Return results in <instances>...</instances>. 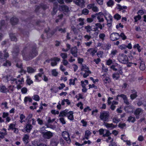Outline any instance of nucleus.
<instances>
[{
  "mask_svg": "<svg viewBox=\"0 0 146 146\" xmlns=\"http://www.w3.org/2000/svg\"><path fill=\"white\" fill-rule=\"evenodd\" d=\"M22 54L24 59L26 60H28L32 59L34 57L37 55L38 52L36 50V48L35 47L32 48L29 53L28 57H27V56L25 55L23 53H22Z\"/></svg>",
  "mask_w": 146,
  "mask_h": 146,
  "instance_id": "obj_1",
  "label": "nucleus"
},
{
  "mask_svg": "<svg viewBox=\"0 0 146 146\" xmlns=\"http://www.w3.org/2000/svg\"><path fill=\"white\" fill-rule=\"evenodd\" d=\"M109 116V113L107 111H103L100 114V118L104 122H108Z\"/></svg>",
  "mask_w": 146,
  "mask_h": 146,
  "instance_id": "obj_2",
  "label": "nucleus"
},
{
  "mask_svg": "<svg viewBox=\"0 0 146 146\" xmlns=\"http://www.w3.org/2000/svg\"><path fill=\"white\" fill-rule=\"evenodd\" d=\"M118 60L120 62L124 64H127L128 62L127 56L124 54H119L118 57Z\"/></svg>",
  "mask_w": 146,
  "mask_h": 146,
  "instance_id": "obj_3",
  "label": "nucleus"
},
{
  "mask_svg": "<svg viewBox=\"0 0 146 146\" xmlns=\"http://www.w3.org/2000/svg\"><path fill=\"white\" fill-rule=\"evenodd\" d=\"M98 131L100 135H102V137H104L110 136L111 134L109 130L103 128L99 129Z\"/></svg>",
  "mask_w": 146,
  "mask_h": 146,
  "instance_id": "obj_4",
  "label": "nucleus"
},
{
  "mask_svg": "<svg viewBox=\"0 0 146 146\" xmlns=\"http://www.w3.org/2000/svg\"><path fill=\"white\" fill-rule=\"evenodd\" d=\"M106 19L107 22V25L108 26L110 27L112 25V17L111 15L108 13H106L104 15Z\"/></svg>",
  "mask_w": 146,
  "mask_h": 146,
  "instance_id": "obj_5",
  "label": "nucleus"
},
{
  "mask_svg": "<svg viewBox=\"0 0 146 146\" xmlns=\"http://www.w3.org/2000/svg\"><path fill=\"white\" fill-rule=\"evenodd\" d=\"M62 135L67 143L70 144L71 143V141L70 138V135L69 133L66 131H64L62 132Z\"/></svg>",
  "mask_w": 146,
  "mask_h": 146,
  "instance_id": "obj_6",
  "label": "nucleus"
},
{
  "mask_svg": "<svg viewBox=\"0 0 146 146\" xmlns=\"http://www.w3.org/2000/svg\"><path fill=\"white\" fill-rule=\"evenodd\" d=\"M122 68L120 67L119 69L118 72L113 74L112 77L115 80H118L120 77V75H122Z\"/></svg>",
  "mask_w": 146,
  "mask_h": 146,
  "instance_id": "obj_7",
  "label": "nucleus"
},
{
  "mask_svg": "<svg viewBox=\"0 0 146 146\" xmlns=\"http://www.w3.org/2000/svg\"><path fill=\"white\" fill-rule=\"evenodd\" d=\"M42 133L43 134L44 138L47 139H49L52 137L53 134V133L50 131L43 132Z\"/></svg>",
  "mask_w": 146,
  "mask_h": 146,
  "instance_id": "obj_8",
  "label": "nucleus"
},
{
  "mask_svg": "<svg viewBox=\"0 0 146 146\" xmlns=\"http://www.w3.org/2000/svg\"><path fill=\"white\" fill-rule=\"evenodd\" d=\"M51 61V65L52 66H56L57 64V62L60 60V59L56 57H54L50 59Z\"/></svg>",
  "mask_w": 146,
  "mask_h": 146,
  "instance_id": "obj_9",
  "label": "nucleus"
},
{
  "mask_svg": "<svg viewBox=\"0 0 146 146\" xmlns=\"http://www.w3.org/2000/svg\"><path fill=\"white\" fill-rule=\"evenodd\" d=\"M120 38L119 35L117 33H113L110 36V38L112 41L116 40Z\"/></svg>",
  "mask_w": 146,
  "mask_h": 146,
  "instance_id": "obj_10",
  "label": "nucleus"
},
{
  "mask_svg": "<svg viewBox=\"0 0 146 146\" xmlns=\"http://www.w3.org/2000/svg\"><path fill=\"white\" fill-rule=\"evenodd\" d=\"M95 27L93 28V31H98L99 29L100 30L102 29L103 27L104 26V24L103 23L102 25L100 23H97L95 24Z\"/></svg>",
  "mask_w": 146,
  "mask_h": 146,
  "instance_id": "obj_11",
  "label": "nucleus"
},
{
  "mask_svg": "<svg viewBox=\"0 0 146 146\" xmlns=\"http://www.w3.org/2000/svg\"><path fill=\"white\" fill-rule=\"evenodd\" d=\"M131 94L130 95L131 99L133 100L136 98L137 96V92L136 90L133 89L131 90Z\"/></svg>",
  "mask_w": 146,
  "mask_h": 146,
  "instance_id": "obj_12",
  "label": "nucleus"
},
{
  "mask_svg": "<svg viewBox=\"0 0 146 146\" xmlns=\"http://www.w3.org/2000/svg\"><path fill=\"white\" fill-rule=\"evenodd\" d=\"M57 31L60 32L61 33H65L66 32V29L65 28L62 29L58 27H57L51 33V35H53L55 32Z\"/></svg>",
  "mask_w": 146,
  "mask_h": 146,
  "instance_id": "obj_13",
  "label": "nucleus"
},
{
  "mask_svg": "<svg viewBox=\"0 0 146 146\" xmlns=\"http://www.w3.org/2000/svg\"><path fill=\"white\" fill-rule=\"evenodd\" d=\"M71 53L75 57L78 56V49L76 46L72 47L70 50Z\"/></svg>",
  "mask_w": 146,
  "mask_h": 146,
  "instance_id": "obj_14",
  "label": "nucleus"
},
{
  "mask_svg": "<svg viewBox=\"0 0 146 146\" xmlns=\"http://www.w3.org/2000/svg\"><path fill=\"white\" fill-rule=\"evenodd\" d=\"M33 127L32 125L29 123L27 124L25 126L24 130L26 132L29 133L32 129Z\"/></svg>",
  "mask_w": 146,
  "mask_h": 146,
  "instance_id": "obj_15",
  "label": "nucleus"
},
{
  "mask_svg": "<svg viewBox=\"0 0 146 146\" xmlns=\"http://www.w3.org/2000/svg\"><path fill=\"white\" fill-rule=\"evenodd\" d=\"M103 125L106 126L108 128H110L112 129L115 128L117 125H114L113 123H107L104 122Z\"/></svg>",
  "mask_w": 146,
  "mask_h": 146,
  "instance_id": "obj_16",
  "label": "nucleus"
},
{
  "mask_svg": "<svg viewBox=\"0 0 146 146\" xmlns=\"http://www.w3.org/2000/svg\"><path fill=\"white\" fill-rule=\"evenodd\" d=\"M60 9L64 12L68 13L70 12L69 8L68 7L65 5L61 6L60 7Z\"/></svg>",
  "mask_w": 146,
  "mask_h": 146,
  "instance_id": "obj_17",
  "label": "nucleus"
},
{
  "mask_svg": "<svg viewBox=\"0 0 146 146\" xmlns=\"http://www.w3.org/2000/svg\"><path fill=\"white\" fill-rule=\"evenodd\" d=\"M73 1L76 5L81 7H83L85 3L84 0H74Z\"/></svg>",
  "mask_w": 146,
  "mask_h": 146,
  "instance_id": "obj_18",
  "label": "nucleus"
},
{
  "mask_svg": "<svg viewBox=\"0 0 146 146\" xmlns=\"http://www.w3.org/2000/svg\"><path fill=\"white\" fill-rule=\"evenodd\" d=\"M74 112L73 111H69L68 112L67 116L68 119L70 121H73L74 120Z\"/></svg>",
  "mask_w": 146,
  "mask_h": 146,
  "instance_id": "obj_19",
  "label": "nucleus"
},
{
  "mask_svg": "<svg viewBox=\"0 0 146 146\" xmlns=\"http://www.w3.org/2000/svg\"><path fill=\"white\" fill-rule=\"evenodd\" d=\"M91 73V72L89 69L85 70L84 72H82L80 74L83 75V77L84 78H86Z\"/></svg>",
  "mask_w": 146,
  "mask_h": 146,
  "instance_id": "obj_20",
  "label": "nucleus"
},
{
  "mask_svg": "<svg viewBox=\"0 0 146 146\" xmlns=\"http://www.w3.org/2000/svg\"><path fill=\"white\" fill-rule=\"evenodd\" d=\"M91 134V132L90 131L88 130L86 131L85 132L84 137L83 138L82 140H84L85 139H88L89 138V137L90 135Z\"/></svg>",
  "mask_w": 146,
  "mask_h": 146,
  "instance_id": "obj_21",
  "label": "nucleus"
},
{
  "mask_svg": "<svg viewBox=\"0 0 146 146\" xmlns=\"http://www.w3.org/2000/svg\"><path fill=\"white\" fill-rule=\"evenodd\" d=\"M58 143L59 141L57 139L53 138L51 140V145L52 146H56Z\"/></svg>",
  "mask_w": 146,
  "mask_h": 146,
  "instance_id": "obj_22",
  "label": "nucleus"
},
{
  "mask_svg": "<svg viewBox=\"0 0 146 146\" xmlns=\"http://www.w3.org/2000/svg\"><path fill=\"white\" fill-rule=\"evenodd\" d=\"M29 136L28 135L25 134L23 138V140L25 144H27L29 143Z\"/></svg>",
  "mask_w": 146,
  "mask_h": 146,
  "instance_id": "obj_23",
  "label": "nucleus"
},
{
  "mask_svg": "<svg viewBox=\"0 0 146 146\" xmlns=\"http://www.w3.org/2000/svg\"><path fill=\"white\" fill-rule=\"evenodd\" d=\"M92 55V56H94L95 53L97 52V50L94 48H90L87 50Z\"/></svg>",
  "mask_w": 146,
  "mask_h": 146,
  "instance_id": "obj_24",
  "label": "nucleus"
},
{
  "mask_svg": "<svg viewBox=\"0 0 146 146\" xmlns=\"http://www.w3.org/2000/svg\"><path fill=\"white\" fill-rule=\"evenodd\" d=\"M11 80L15 82L17 84H22V82H24V78H21L20 80H17L15 79H13Z\"/></svg>",
  "mask_w": 146,
  "mask_h": 146,
  "instance_id": "obj_25",
  "label": "nucleus"
},
{
  "mask_svg": "<svg viewBox=\"0 0 146 146\" xmlns=\"http://www.w3.org/2000/svg\"><path fill=\"white\" fill-rule=\"evenodd\" d=\"M0 91L3 93H6L8 91V89L4 85H0Z\"/></svg>",
  "mask_w": 146,
  "mask_h": 146,
  "instance_id": "obj_26",
  "label": "nucleus"
},
{
  "mask_svg": "<svg viewBox=\"0 0 146 146\" xmlns=\"http://www.w3.org/2000/svg\"><path fill=\"white\" fill-rule=\"evenodd\" d=\"M80 69L82 72L89 69V68L85 64H83L80 65Z\"/></svg>",
  "mask_w": 146,
  "mask_h": 146,
  "instance_id": "obj_27",
  "label": "nucleus"
},
{
  "mask_svg": "<svg viewBox=\"0 0 146 146\" xmlns=\"http://www.w3.org/2000/svg\"><path fill=\"white\" fill-rule=\"evenodd\" d=\"M18 21V19L15 17H13L11 19V22L13 25L16 24Z\"/></svg>",
  "mask_w": 146,
  "mask_h": 146,
  "instance_id": "obj_28",
  "label": "nucleus"
},
{
  "mask_svg": "<svg viewBox=\"0 0 146 146\" xmlns=\"http://www.w3.org/2000/svg\"><path fill=\"white\" fill-rule=\"evenodd\" d=\"M27 72L29 73H32L36 71V69L31 67H28L27 68Z\"/></svg>",
  "mask_w": 146,
  "mask_h": 146,
  "instance_id": "obj_29",
  "label": "nucleus"
},
{
  "mask_svg": "<svg viewBox=\"0 0 146 146\" xmlns=\"http://www.w3.org/2000/svg\"><path fill=\"white\" fill-rule=\"evenodd\" d=\"M67 113L68 111L66 110L61 111L60 113L59 116L62 117L66 116H67Z\"/></svg>",
  "mask_w": 146,
  "mask_h": 146,
  "instance_id": "obj_30",
  "label": "nucleus"
},
{
  "mask_svg": "<svg viewBox=\"0 0 146 146\" xmlns=\"http://www.w3.org/2000/svg\"><path fill=\"white\" fill-rule=\"evenodd\" d=\"M117 52V51L116 49L112 50L111 51L110 54V57L113 58L115 56V55Z\"/></svg>",
  "mask_w": 146,
  "mask_h": 146,
  "instance_id": "obj_31",
  "label": "nucleus"
},
{
  "mask_svg": "<svg viewBox=\"0 0 146 146\" xmlns=\"http://www.w3.org/2000/svg\"><path fill=\"white\" fill-rule=\"evenodd\" d=\"M32 101V99L29 96L25 97L24 100V103L25 104H27L28 102H31Z\"/></svg>",
  "mask_w": 146,
  "mask_h": 146,
  "instance_id": "obj_32",
  "label": "nucleus"
},
{
  "mask_svg": "<svg viewBox=\"0 0 146 146\" xmlns=\"http://www.w3.org/2000/svg\"><path fill=\"white\" fill-rule=\"evenodd\" d=\"M127 8V7L126 6H122L120 4H117V9L119 10V11H121L122 10L124 9H126Z\"/></svg>",
  "mask_w": 146,
  "mask_h": 146,
  "instance_id": "obj_33",
  "label": "nucleus"
},
{
  "mask_svg": "<svg viewBox=\"0 0 146 146\" xmlns=\"http://www.w3.org/2000/svg\"><path fill=\"white\" fill-rule=\"evenodd\" d=\"M133 48H136L139 52H140L141 51V48L139 44H137L133 46Z\"/></svg>",
  "mask_w": 146,
  "mask_h": 146,
  "instance_id": "obj_34",
  "label": "nucleus"
},
{
  "mask_svg": "<svg viewBox=\"0 0 146 146\" xmlns=\"http://www.w3.org/2000/svg\"><path fill=\"white\" fill-rule=\"evenodd\" d=\"M25 115H24L23 114H21L20 115V119L19 120L20 122L21 123H23V122H25V120L24 119H25Z\"/></svg>",
  "mask_w": 146,
  "mask_h": 146,
  "instance_id": "obj_35",
  "label": "nucleus"
},
{
  "mask_svg": "<svg viewBox=\"0 0 146 146\" xmlns=\"http://www.w3.org/2000/svg\"><path fill=\"white\" fill-rule=\"evenodd\" d=\"M124 109L125 111L127 112H130L132 111V109L131 107L130 106H127L125 107Z\"/></svg>",
  "mask_w": 146,
  "mask_h": 146,
  "instance_id": "obj_36",
  "label": "nucleus"
},
{
  "mask_svg": "<svg viewBox=\"0 0 146 146\" xmlns=\"http://www.w3.org/2000/svg\"><path fill=\"white\" fill-rule=\"evenodd\" d=\"M112 121L113 123L117 124L120 121V120L117 117H115L113 118Z\"/></svg>",
  "mask_w": 146,
  "mask_h": 146,
  "instance_id": "obj_37",
  "label": "nucleus"
},
{
  "mask_svg": "<svg viewBox=\"0 0 146 146\" xmlns=\"http://www.w3.org/2000/svg\"><path fill=\"white\" fill-rule=\"evenodd\" d=\"M142 112V110L141 109L138 108L135 110L134 113L135 115H137L141 114Z\"/></svg>",
  "mask_w": 146,
  "mask_h": 146,
  "instance_id": "obj_38",
  "label": "nucleus"
},
{
  "mask_svg": "<svg viewBox=\"0 0 146 146\" xmlns=\"http://www.w3.org/2000/svg\"><path fill=\"white\" fill-rule=\"evenodd\" d=\"M84 29L86 30L87 33H90L91 31H92V27L89 25L85 26Z\"/></svg>",
  "mask_w": 146,
  "mask_h": 146,
  "instance_id": "obj_39",
  "label": "nucleus"
},
{
  "mask_svg": "<svg viewBox=\"0 0 146 146\" xmlns=\"http://www.w3.org/2000/svg\"><path fill=\"white\" fill-rule=\"evenodd\" d=\"M33 115L32 113H30L27 116V117L26 119L28 120V122L30 123L31 121V119L32 118Z\"/></svg>",
  "mask_w": 146,
  "mask_h": 146,
  "instance_id": "obj_40",
  "label": "nucleus"
},
{
  "mask_svg": "<svg viewBox=\"0 0 146 146\" xmlns=\"http://www.w3.org/2000/svg\"><path fill=\"white\" fill-rule=\"evenodd\" d=\"M84 19L82 18H79L78 19V21L80 23L79 24V25L80 26L83 25L84 24Z\"/></svg>",
  "mask_w": 146,
  "mask_h": 146,
  "instance_id": "obj_41",
  "label": "nucleus"
},
{
  "mask_svg": "<svg viewBox=\"0 0 146 146\" xmlns=\"http://www.w3.org/2000/svg\"><path fill=\"white\" fill-rule=\"evenodd\" d=\"M45 125L47 127L53 129H55L56 128V127L55 125H51L48 123H46Z\"/></svg>",
  "mask_w": 146,
  "mask_h": 146,
  "instance_id": "obj_42",
  "label": "nucleus"
},
{
  "mask_svg": "<svg viewBox=\"0 0 146 146\" xmlns=\"http://www.w3.org/2000/svg\"><path fill=\"white\" fill-rule=\"evenodd\" d=\"M10 36L12 40L15 41H17V39L14 34H10Z\"/></svg>",
  "mask_w": 146,
  "mask_h": 146,
  "instance_id": "obj_43",
  "label": "nucleus"
},
{
  "mask_svg": "<svg viewBox=\"0 0 146 146\" xmlns=\"http://www.w3.org/2000/svg\"><path fill=\"white\" fill-rule=\"evenodd\" d=\"M97 18L98 20V22L99 23L104 21V19L101 16L99 15V14H98Z\"/></svg>",
  "mask_w": 146,
  "mask_h": 146,
  "instance_id": "obj_44",
  "label": "nucleus"
},
{
  "mask_svg": "<svg viewBox=\"0 0 146 146\" xmlns=\"http://www.w3.org/2000/svg\"><path fill=\"white\" fill-rule=\"evenodd\" d=\"M60 56L63 59L66 58L68 57L67 54L65 53H61L60 54Z\"/></svg>",
  "mask_w": 146,
  "mask_h": 146,
  "instance_id": "obj_45",
  "label": "nucleus"
},
{
  "mask_svg": "<svg viewBox=\"0 0 146 146\" xmlns=\"http://www.w3.org/2000/svg\"><path fill=\"white\" fill-rule=\"evenodd\" d=\"M27 78L26 81L28 85H30L31 84H32L33 83V81L30 78V77L29 76H27Z\"/></svg>",
  "mask_w": 146,
  "mask_h": 146,
  "instance_id": "obj_46",
  "label": "nucleus"
},
{
  "mask_svg": "<svg viewBox=\"0 0 146 146\" xmlns=\"http://www.w3.org/2000/svg\"><path fill=\"white\" fill-rule=\"evenodd\" d=\"M52 74L53 76H57L58 73L56 69H54L52 71Z\"/></svg>",
  "mask_w": 146,
  "mask_h": 146,
  "instance_id": "obj_47",
  "label": "nucleus"
},
{
  "mask_svg": "<svg viewBox=\"0 0 146 146\" xmlns=\"http://www.w3.org/2000/svg\"><path fill=\"white\" fill-rule=\"evenodd\" d=\"M107 137H108V138H107L106 140V141L107 143H108L110 142L111 143V142L113 141V139L111 138V137L110 136H109Z\"/></svg>",
  "mask_w": 146,
  "mask_h": 146,
  "instance_id": "obj_48",
  "label": "nucleus"
},
{
  "mask_svg": "<svg viewBox=\"0 0 146 146\" xmlns=\"http://www.w3.org/2000/svg\"><path fill=\"white\" fill-rule=\"evenodd\" d=\"M139 68L141 70H143L145 69V65L143 62H141L140 63Z\"/></svg>",
  "mask_w": 146,
  "mask_h": 146,
  "instance_id": "obj_49",
  "label": "nucleus"
},
{
  "mask_svg": "<svg viewBox=\"0 0 146 146\" xmlns=\"http://www.w3.org/2000/svg\"><path fill=\"white\" fill-rule=\"evenodd\" d=\"M32 98L36 101H39L40 100V97L39 96L37 95H35L32 97Z\"/></svg>",
  "mask_w": 146,
  "mask_h": 146,
  "instance_id": "obj_50",
  "label": "nucleus"
},
{
  "mask_svg": "<svg viewBox=\"0 0 146 146\" xmlns=\"http://www.w3.org/2000/svg\"><path fill=\"white\" fill-rule=\"evenodd\" d=\"M71 29L75 34H77L78 33V30L75 27L73 26L71 27Z\"/></svg>",
  "mask_w": 146,
  "mask_h": 146,
  "instance_id": "obj_51",
  "label": "nucleus"
},
{
  "mask_svg": "<svg viewBox=\"0 0 146 146\" xmlns=\"http://www.w3.org/2000/svg\"><path fill=\"white\" fill-rule=\"evenodd\" d=\"M114 18L117 20H119L121 19V16L118 13H116L114 16Z\"/></svg>",
  "mask_w": 146,
  "mask_h": 146,
  "instance_id": "obj_52",
  "label": "nucleus"
},
{
  "mask_svg": "<svg viewBox=\"0 0 146 146\" xmlns=\"http://www.w3.org/2000/svg\"><path fill=\"white\" fill-rule=\"evenodd\" d=\"M135 120V117H132L131 116H129L127 119V121L129 122H134Z\"/></svg>",
  "mask_w": 146,
  "mask_h": 146,
  "instance_id": "obj_53",
  "label": "nucleus"
},
{
  "mask_svg": "<svg viewBox=\"0 0 146 146\" xmlns=\"http://www.w3.org/2000/svg\"><path fill=\"white\" fill-rule=\"evenodd\" d=\"M141 18V16L139 15L136 16L134 17V19L135 20L134 22H136L140 20Z\"/></svg>",
  "mask_w": 146,
  "mask_h": 146,
  "instance_id": "obj_54",
  "label": "nucleus"
},
{
  "mask_svg": "<svg viewBox=\"0 0 146 146\" xmlns=\"http://www.w3.org/2000/svg\"><path fill=\"white\" fill-rule=\"evenodd\" d=\"M15 125L14 124L12 123H11L9 125L8 130H9L11 129H14L15 128Z\"/></svg>",
  "mask_w": 146,
  "mask_h": 146,
  "instance_id": "obj_55",
  "label": "nucleus"
},
{
  "mask_svg": "<svg viewBox=\"0 0 146 146\" xmlns=\"http://www.w3.org/2000/svg\"><path fill=\"white\" fill-rule=\"evenodd\" d=\"M99 37L100 39H101L102 40H104V38L105 37V35L104 33H100L99 35Z\"/></svg>",
  "mask_w": 146,
  "mask_h": 146,
  "instance_id": "obj_56",
  "label": "nucleus"
},
{
  "mask_svg": "<svg viewBox=\"0 0 146 146\" xmlns=\"http://www.w3.org/2000/svg\"><path fill=\"white\" fill-rule=\"evenodd\" d=\"M113 1L112 0H110L107 3L109 7L113 6Z\"/></svg>",
  "mask_w": 146,
  "mask_h": 146,
  "instance_id": "obj_57",
  "label": "nucleus"
},
{
  "mask_svg": "<svg viewBox=\"0 0 146 146\" xmlns=\"http://www.w3.org/2000/svg\"><path fill=\"white\" fill-rule=\"evenodd\" d=\"M103 54V52L102 51H100L98 52L97 55L98 57L102 58Z\"/></svg>",
  "mask_w": 146,
  "mask_h": 146,
  "instance_id": "obj_58",
  "label": "nucleus"
},
{
  "mask_svg": "<svg viewBox=\"0 0 146 146\" xmlns=\"http://www.w3.org/2000/svg\"><path fill=\"white\" fill-rule=\"evenodd\" d=\"M120 37H121L123 40H125L127 38V37L124 33H121L119 35Z\"/></svg>",
  "mask_w": 146,
  "mask_h": 146,
  "instance_id": "obj_59",
  "label": "nucleus"
},
{
  "mask_svg": "<svg viewBox=\"0 0 146 146\" xmlns=\"http://www.w3.org/2000/svg\"><path fill=\"white\" fill-rule=\"evenodd\" d=\"M84 37L86 41H89L91 38V36L86 35L84 36Z\"/></svg>",
  "mask_w": 146,
  "mask_h": 146,
  "instance_id": "obj_60",
  "label": "nucleus"
},
{
  "mask_svg": "<svg viewBox=\"0 0 146 146\" xmlns=\"http://www.w3.org/2000/svg\"><path fill=\"white\" fill-rule=\"evenodd\" d=\"M7 134L6 133L0 132V139H3L5 136Z\"/></svg>",
  "mask_w": 146,
  "mask_h": 146,
  "instance_id": "obj_61",
  "label": "nucleus"
},
{
  "mask_svg": "<svg viewBox=\"0 0 146 146\" xmlns=\"http://www.w3.org/2000/svg\"><path fill=\"white\" fill-rule=\"evenodd\" d=\"M3 52L4 53V58H6L9 57V54L8 53L6 52V50H4L3 51Z\"/></svg>",
  "mask_w": 146,
  "mask_h": 146,
  "instance_id": "obj_62",
  "label": "nucleus"
},
{
  "mask_svg": "<svg viewBox=\"0 0 146 146\" xmlns=\"http://www.w3.org/2000/svg\"><path fill=\"white\" fill-rule=\"evenodd\" d=\"M27 89L26 88H23L21 89V92L23 94H26L27 93Z\"/></svg>",
  "mask_w": 146,
  "mask_h": 146,
  "instance_id": "obj_63",
  "label": "nucleus"
},
{
  "mask_svg": "<svg viewBox=\"0 0 146 146\" xmlns=\"http://www.w3.org/2000/svg\"><path fill=\"white\" fill-rule=\"evenodd\" d=\"M32 145L34 146H38L39 145L38 142L37 141H34L32 142Z\"/></svg>",
  "mask_w": 146,
  "mask_h": 146,
  "instance_id": "obj_64",
  "label": "nucleus"
}]
</instances>
